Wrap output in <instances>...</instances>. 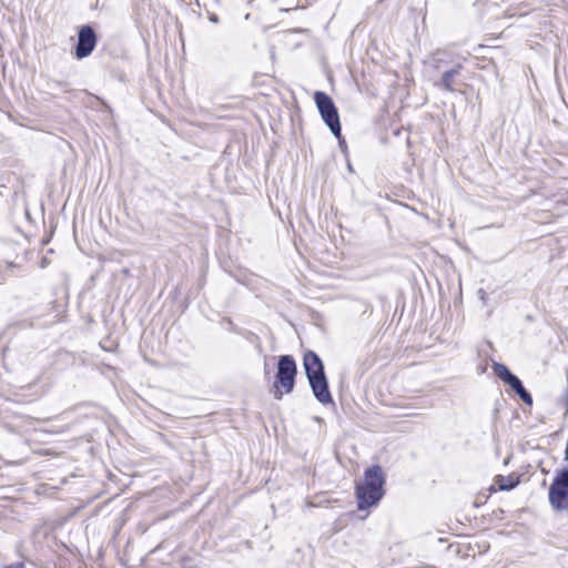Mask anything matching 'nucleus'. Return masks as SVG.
<instances>
[{"label": "nucleus", "instance_id": "2eb2a0df", "mask_svg": "<svg viewBox=\"0 0 568 568\" xmlns=\"http://www.w3.org/2000/svg\"><path fill=\"white\" fill-rule=\"evenodd\" d=\"M212 21L216 22L217 21V18L216 17H213L211 18Z\"/></svg>", "mask_w": 568, "mask_h": 568}, {"label": "nucleus", "instance_id": "423d86ee", "mask_svg": "<svg viewBox=\"0 0 568 568\" xmlns=\"http://www.w3.org/2000/svg\"><path fill=\"white\" fill-rule=\"evenodd\" d=\"M462 70H463L462 63H457L452 69L444 71L440 80L438 82H436L435 85L438 89L445 90L448 92L458 91V87L462 84V82L458 80Z\"/></svg>", "mask_w": 568, "mask_h": 568}, {"label": "nucleus", "instance_id": "f03ea898", "mask_svg": "<svg viewBox=\"0 0 568 568\" xmlns=\"http://www.w3.org/2000/svg\"><path fill=\"white\" fill-rule=\"evenodd\" d=\"M305 375L314 397L323 405L332 404L333 398L321 357L313 351H307L303 357Z\"/></svg>", "mask_w": 568, "mask_h": 568}, {"label": "nucleus", "instance_id": "1a4fd4ad", "mask_svg": "<svg viewBox=\"0 0 568 568\" xmlns=\"http://www.w3.org/2000/svg\"><path fill=\"white\" fill-rule=\"evenodd\" d=\"M493 371L496 374V376L507 385L516 377V375L513 374L510 369L501 363L495 362L493 364Z\"/></svg>", "mask_w": 568, "mask_h": 568}, {"label": "nucleus", "instance_id": "39448f33", "mask_svg": "<svg viewBox=\"0 0 568 568\" xmlns=\"http://www.w3.org/2000/svg\"><path fill=\"white\" fill-rule=\"evenodd\" d=\"M97 34L94 29L87 24L81 27L78 32V42L74 48V55L78 60L89 57L97 45Z\"/></svg>", "mask_w": 568, "mask_h": 568}, {"label": "nucleus", "instance_id": "9d476101", "mask_svg": "<svg viewBox=\"0 0 568 568\" xmlns=\"http://www.w3.org/2000/svg\"><path fill=\"white\" fill-rule=\"evenodd\" d=\"M496 484L500 490H510L517 486L518 480L513 477L498 476Z\"/></svg>", "mask_w": 568, "mask_h": 568}, {"label": "nucleus", "instance_id": "9b49d317", "mask_svg": "<svg viewBox=\"0 0 568 568\" xmlns=\"http://www.w3.org/2000/svg\"><path fill=\"white\" fill-rule=\"evenodd\" d=\"M554 480L558 481L559 484L568 488V468H562L558 470Z\"/></svg>", "mask_w": 568, "mask_h": 568}, {"label": "nucleus", "instance_id": "6e6552de", "mask_svg": "<svg viewBox=\"0 0 568 568\" xmlns=\"http://www.w3.org/2000/svg\"><path fill=\"white\" fill-rule=\"evenodd\" d=\"M508 385L525 404L532 405V397L530 393L524 387L521 381L517 376Z\"/></svg>", "mask_w": 568, "mask_h": 568}, {"label": "nucleus", "instance_id": "7ed1b4c3", "mask_svg": "<svg viewBox=\"0 0 568 568\" xmlns=\"http://www.w3.org/2000/svg\"><path fill=\"white\" fill-rule=\"evenodd\" d=\"M314 100L323 121L328 126L332 134L339 139L342 134V128L338 111L333 99L325 92L316 91L314 94Z\"/></svg>", "mask_w": 568, "mask_h": 568}, {"label": "nucleus", "instance_id": "f3484780", "mask_svg": "<svg viewBox=\"0 0 568 568\" xmlns=\"http://www.w3.org/2000/svg\"><path fill=\"white\" fill-rule=\"evenodd\" d=\"M567 204H568V200H567Z\"/></svg>", "mask_w": 568, "mask_h": 568}, {"label": "nucleus", "instance_id": "ddd939ff", "mask_svg": "<svg viewBox=\"0 0 568 568\" xmlns=\"http://www.w3.org/2000/svg\"><path fill=\"white\" fill-rule=\"evenodd\" d=\"M6 568H23V565L22 564L9 565Z\"/></svg>", "mask_w": 568, "mask_h": 568}, {"label": "nucleus", "instance_id": "dca6fc26", "mask_svg": "<svg viewBox=\"0 0 568 568\" xmlns=\"http://www.w3.org/2000/svg\"><path fill=\"white\" fill-rule=\"evenodd\" d=\"M257 349H258V352H261V351H262V347H261V345H260V344L257 345Z\"/></svg>", "mask_w": 568, "mask_h": 568}, {"label": "nucleus", "instance_id": "f257e3e1", "mask_svg": "<svg viewBox=\"0 0 568 568\" xmlns=\"http://www.w3.org/2000/svg\"><path fill=\"white\" fill-rule=\"evenodd\" d=\"M385 476L379 465L368 467L364 480L356 485V499L359 510L376 506L384 496Z\"/></svg>", "mask_w": 568, "mask_h": 568}, {"label": "nucleus", "instance_id": "4468645a", "mask_svg": "<svg viewBox=\"0 0 568 568\" xmlns=\"http://www.w3.org/2000/svg\"><path fill=\"white\" fill-rule=\"evenodd\" d=\"M275 397H276L277 399H281V398H282V392L276 390V392H275Z\"/></svg>", "mask_w": 568, "mask_h": 568}, {"label": "nucleus", "instance_id": "0eeeda50", "mask_svg": "<svg viewBox=\"0 0 568 568\" xmlns=\"http://www.w3.org/2000/svg\"><path fill=\"white\" fill-rule=\"evenodd\" d=\"M549 501L556 510H568V488L556 480L549 487Z\"/></svg>", "mask_w": 568, "mask_h": 568}, {"label": "nucleus", "instance_id": "20e7f679", "mask_svg": "<svg viewBox=\"0 0 568 568\" xmlns=\"http://www.w3.org/2000/svg\"><path fill=\"white\" fill-rule=\"evenodd\" d=\"M296 375L297 365L294 357L292 355H281L277 362L276 382L284 389V393L293 392Z\"/></svg>", "mask_w": 568, "mask_h": 568}, {"label": "nucleus", "instance_id": "f8f14e48", "mask_svg": "<svg viewBox=\"0 0 568 568\" xmlns=\"http://www.w3.org/2000/svg\"><path fill=\"white\" fill-rule=\"evenodd\" d=\"M435 62H436L435 68H436V69H439V68H440V63L443 62V60H442L440 58H436V59H435Z\"/></svg>", "mask_w": 568, "mask_h": 568}]
</instances>
